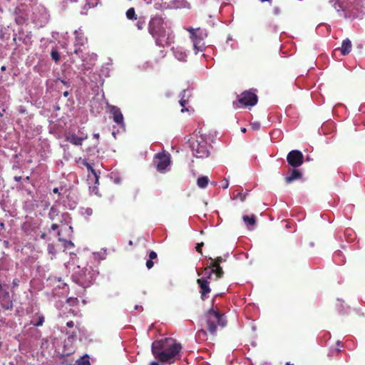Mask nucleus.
Returning a JSON list of instances; mask_svg holds the SVG:
<instances>
[{"instance_id":"2f4dec72","label":"nucleus","mask_w":365,"mask_h":365,"mask_svg":"<svg viewBox=\"0 0 365 365\" xmlns=\"http://www.w3.org/2000/svg\"><path fill=\"white\" fill-rule=\"evenodd\" d=\"M20 284V279L15 278L13 279L11 283V292H14L15 289L17 288Z\"/></svg>"},{"instance_id":"412c9836","label":"nucleus","mask_w":365,"mask_h":365,"mask_svg":"<svg viewBox=\"0 0 365 365\" xmlns=\"http://www.w3.org/2000/svg\"><path fill=\"white\" fill-rule=\"evenodd\" d=\"M202 274L204 276L202 278H205L209 281V279H211L212 274H214V271L209 265L204 269Z\"/></svg>"},{"instance_id":"bb28decb","label":"nucleus","mask_w":365,"mask_h":365,"mask_svg":"<svg viewBox=\"0 0 365 365\" xmlns=\"http://www.w3.org/2000/svg\"><path fill=\"white\" fill-rule=\"evenodd\" d=\"M61 217V220H60L61 223H64L66 225L70 223L71 217H70V215L68 212L62 213Z\"/></svg>"},{"instance_id":"774afa93","label":"nucleus","mask_w":365,"mask_h":365,"mask_svg":"<svg viewBox=\"0 0 365 365\" xmlns=\"http://www.w3.org/2000/svg\"><path fill=\"white\" fill-rule=\"evenodd\" d=\"M97 174H100V172H97ZM98 176V175H97Z\"/></svg>"},{"instance_id":"f3484780","label":"nucleus","mask_w":365,"mask_h":365,"mask_svg":"<svg viewBox=\"0 0 365 365\" xmlns=\"http://www.w3.org/2000/svg\"><path fill=\"white\" fill-rule=\"evenodd\" d=\"M78 163L86 166L88 170L90 171L95 176L96 181H98L97 171L93 168L92 165L90 163H88L86 161V160L82 159L81 158H80L78 160Z\"/></svg>"},{"instance_id":"423d86ee","label":"nucleus","mask_w":365,"mask_h":365,"mask_svg":"<svg viewBox=\"0 0 365 365\" xmlns=\"http://www.w3.org/2000/svg\"><path fill=\"white\" fill-rule=\"evenodd\" d=\"M187 31L190 34V38L193 43L195 53H197L198 51H202L204 47V43L202 42L204 35L202 31L200 28L195 29L191 27L187 29Z\"/></svg>"},{"instance_id":"c756f323","label":"nucleus","mask_w":365,"mask_h":365,"mask_svg":"<svg viewBox=\"0 0 365 365\" xmlns=\"http://www.w3.org/2000/svg\"><path fill=\"white\" fill-rule=\"evenodd\" d=\"M44 322V317L43 315H40L38 317V319L37 322L31 321V324H33L35 327H41L43 325Z\"/></svg>"},{"instance_id":"c9c22d12","label":"nucleus","mask_w":365,"mask_h":365,"mask_svg":"<svg viewBox=\"0 0 365 365\" xmlns=\"http://www.w3.org/2000/svg\"><path fill=\"white\" fill-rule=\"evenodd\" d=\"M204 245V243L203 242H200V243H197V245H196V251L197 252H199L200 254L202 255V248Z\"/></svg>"},{"instance_id":"e433bc0d","label":"nucleus","mask_w":365,"mask_h":365,"mask_svg":"<svg viewBox=\"0 0 365 365\" xmlns=\"http://www.w3.org/2000/svg\"><path fill=\"white\" fill-rule=\"evenodd\" d=\"M154 266V262L153 259H148L146 262V267L148 269H151Z\"/></svg>"},{"instance_id":"37998d69","label":"nucleus","mask_w":365,"mask_h":365,"mask_svg":"<svg viewBox=\"0 0 365 365\" xmlns=\"http://www.w3.org/2000/svg\"><path fill=\"white\" fill-rule=\"evenodd\" d=\"M48 250L50 253H53V250H54V247L53 245H48Z\"/></svg>"},{"instance_id":"2eb2a0df","label":"nucleus","mask_w":365,"mask_h":365,"mask_svg":"<svg viewBox=\"0 0 365 365\" xmlns=\"http://www.w3.org/2000/svg\"><path fill=\"white\" fill-rule=\"evenodd\" d=\"M351 42L349 38H346L341 43V53L342 55L346 56L349 54L351 51Z\"/></svg>"},{"instance_id":"393cba45","label":"nucleus","mask_w":365,"mask_h":365,"mask_svg":"<svg viewBox=\"0 0 365 365\" xmlns=\"http://www.w3.org/2000/svg\"><path fill=\"white\" fill-rule=\"evenodd\" d=\"M58 210L57 207L53 206L51 207L50 210H49V212H48V217L51 220H54L56 219V217L58 215Z\"/></svg>"},{"instance_id":"a19ab883","label":"nucleus","mask_w":365,"mask_h":365,"mask_svg":"<svg viewBox=\"0 0 365 365\" xmlns=\"http://www.w3.org/2000/svg\"><path fill=\"white\" fill-rule=\"evenodd\" d=\"M58 224H53L50 228V231H52V230H56L58 228Z\"/></svg>"},{"instance_id":"a18cd8bd","label":"nucleus","mask_w":365,"mask_h":365,"mask_svg":"<svg viewBox=\"0 0 365 365\" xmlns=\"http://www.w3.org/2000/svg\"><path fill=\"white\" fill-rule=\"evenodd\" d=\"M228 186H229L228 181H226V182L223 184L222 187H223L224 189H226V188H227V187H228Z\"/></svg>"},{"instance_id":"473e14b6","label":"nucleus","mask_w":365,"mask_h":365,"mask_svg":"<svg viewBox=\"0 0 365 365\" xmlns=\"http://www.w3.org/2000/svg\"><path fill=\"white\" fill-rule=\"evenodd\" d=\"M93 138L96 140V143L93 145V149H97L98 143H99V138H100L99 133H94L93 134Z\"/></svg>"},{"instance_id":"f8f14e48","label":"nucleus","mask_w":365,"mask_h":365,"mask_svg":"<svg viewBox=\"0 0 365 365\" xmlns=\"http://www.w3.org/2000/svg\"><path fill=\"white\" fill-rule=\"evenodd\" d=\"M88 135L87 134L81 133V136H78L74 133H68L66 135V140L67 142L71 143V144L74 145H81L83 143V141L86 139H87Z\"/></svg>"},{"instance_id":"c03bdc74","label":"nucleus","mask_w":365,"mask_h":365,"mask_svg":"<svg viewBox=\"0 0 365 365\" xmlns=\"http://www.w3.org/2000/svg\"><path fill=\"white\" fill-rule=\"evenodd\" d=\"M14 179L16 182H20L22 178L21 176H14Z\"/></svg>"},{"instance_id":"0eeeda50","label":"nucleus","mask_w":365,"mask_h":365,"mask_svg":"<svg viewBox=\"0 0 365 365\" xmlns=\"http://www.w3.org/2000/svg\"><path fill=\"white\" fill-rule=\"evenodd\" d=\"M153 162L158 171L162 173L170 164V155L165 151L158 153L155 155Z\"/></svg>"},{"instance_id":"69168bd1","label":"nucleus","mask_w":365,"mask_h":365,"mask_svg":"<svg viewBox=\"0 0 365 365\" xmlns=\"http://www.w3.org/2000/svg\"><path fill=\"white\" fill-rule=\"evenodd\" d=\"M58 235L60 236L61 235V232L58 231Z\"/></svg>"},{"instance_id":"4c0bfd02","label":"nucleus","mask_w":365,"mask_h":365,"mask_svg":"<svg viewBox=\"0 0 365 365\" xmlns=\"http://www.w3.org/2000/svg\"><path fill=\"white\" fill-rule=\"evenodd\" d=\"M158 257L157 253L154 251H151L149 254V259H155Z\"/></svg>"},{"instance_id":"e2e57ef3","label":"nucleus","mask_w":365,"mask_h":365,"mask_svg":"<svg viewBox=\"0 0 365 365\" xmlns=\"http://www.w3.org/2000/svg\"><path fill=\"white\" fill-rule=\"evenodd\" d=\"M3 116V114L1 113V112L0 111V117H2Z\"/></svg>"},{"instance_id":"052dcab7","label":"nucleus","mask_w":365,"mask_h":365,"mask_svg":"<svg viewBox=\"0 0 365 365\" xmlns=\"http://www.w3.org/2000/svg\"><path fill=\"white\" fill-rule=\"evenodd\" d=\"M245 200V195L242 196L241 200L243 201Z\"/></svg>"},{"instance_id":"09e8293b","label":"nucleus","mask_w":365,"mask_h":365,"mask_svg":"<svg viewBox=\"0 0 365 365\" xmlns=\"http://www.w3.org/2000/svg\"><path fill=\"white\" fill-rule=\"evenodd\" d=\"M180 105H181L182 106H183V107H184V106H185L186 101H185V100H181V101H180Z\"/></svg>"},{"instance_id":"1a4fd4ad","label":"nucleus","mask_w":365,"mask_h":365,"mask_svg":"<svg viewBox=\"0 0 365 365\" xmlns=\"http://www.w3.org/2000/svg\"><path fill=\"white\" fill-rule=\"evenodd\" d=\"M75 43H74V53L79 56V57L84 61V56L82 53L83 51L80 48H78V46H84L86 43H87V38L84 36L83 33L78 31H75Z\"/></svg>"},{"instance_id":"6e6552de","label":"nucleus","mask_w":365,"mask_h":365,"mask_svg":"<svg viewBox=\"0 0 365 365\" xmlns=\"http://www.w3.org/2000/svg\"><path fill=\"white\" fill-rule=\"evenodd\" d=\"M287 160L292 168H298L304 163V155L301 151L293 150L287 154Z\"/></svg>"},{"instance_id":"de8ad7c7","label":"nucleus","mask_w":365,"mask_h":365,"mask_svg":"<svg viewBox=\"0 0 365 365\" xmlns=\"http://www.w3.org/2000/svg\"><path fill=\"white\" fill-rule=\"evenodd\" d=\"M4 247H9V241H7V240H4Z\"/></svg>"},{"instance_id":"8fccbe9b","label":"nucleus","mask_w":365,"mask_h":365,"mask_svg":"<svg viewBox=\"0 0 365 365\" xmlns=\"http://www.w3.org/2000/svg\"><path fill=\"white\" fill-rule=\"evenodd\" d=\"M47 235L46 232H43L41 235V239H45Z\"/></svg>"},{"instance_id":"20e7f679","label":"nucleus","mask_w":365,"mask_h":365,"mask_svg":"<svg viewBox=\"0 0 365 365\" xmlns=\"http://www.w3.org/2000/svg\"><path fill=\"white\" fill-rule=\"evenodd\" d=\"M188 143L195 157L204 158L210 155V148L211 146L207 143L203 135L194 134L189 139Z\"/></svg>"},{"instance_id":"864d4df0","label":"nucleus","mask_w":365,"mask_h":365,"mask_svg":"<svg viewBox=\"0 0 365 365\" xmlns=\"http://www.w3.org/2000/svg\"><path fill=\"white\" fill-rule=\"evenodd\" d=\"M150 365H160L157 361H152Z\"/></svg>"},{"instance_id":"58836bf2","label":"nucleus","mask_w":365,"mask_h":365,"mask_svg":"<svg viewBox=\"0 0 365 365\" xmlns=\"http://www.w3.org/2000/svg\"><path fill=\"white\" fill-rule=\"evenodd\" d=\"M272 11L274 15H279L281 14V9L277 6L274 7Z\"/></svg>"},{"instance_id":"3c124183","label":"nucleus","mask_w":365,"mask_h":365,"mask_svg":"<svg viewBox=\"0 0 365 365\" xmlns=\"http://www.w3.org/2000/svg\"><path fill=\"white\" fill-rule=\"evenodd\" d=\"M351 232H352L351 230H346L345 232V235L349 234V235H351Z\"/></svg>"},{"instance_id":"6e6d98bb","label":"nucleus","mask_w":365,"mask_h":365,"mask_svg":"<svg viewBox=\"0 0 365 365\" xmlns=\"http://www.w3.org/2000/svg\"><path fill=\"white\" fill-rule=\"evenodd\" d=\"M241 131H242V133H245V132H246V128H241Z\"/></svg>"},{"instance_id":"f704fd0d","label":"nucleus","mask_w":365,"mask_h":365,"mask_svg":"<svg viewBox=\"0 0 365 365\" xmlns=\"http://www.w3.org/2000/svg\"><path fill=\"white\" fill-rule=\"evenodd\" d=\"M92 214H93V210L91 208L87 207L83 210V215H87V216H91V215H92Z\"/></svg>"},{"instance_id":"338daca9","label":"nucleus","mask_w":365,"mask_h":365,"mask_svg":"<svg viewBox=\"0 0 365 365\" xmlns=\"http://www.w3.org/2000/svg\"><path fill=\"white\" fill-rule=\"evenodd\" d=\"M212 184L213 185H216V182H212Z\"/></svg>"},{"instance_id":"4be33fe9","label":"nucleus","mask_w":365,"mask_h":365,"mask_svg":"<svg viewBox=\"0 0 365 365\" xmlns=\"http://www.w3.org/2000/svg\"><path fill=\"white\" fill-rule=\"evenodd\" d=\"M126 17L129 20H136L138 19V16L135 14V11L134 8L131 7L127 10Z\"/></svg>"},{"instance_id":"5701e85b","label":"nucleus","mask_w":365,"mask_h":365,"mask_svg":"<svg viewBox=\"0 0 365 365\" xmlns=\"http://www.w3.org/2000/svg\"><path fill=\"white\" fill-rule=\"evenodd\" d=\"M99 0H86L83 10L87 11L88 9L95 7L98 5Z\"/></svg>"},{"instance_id":"b1692460","label":"nucleus","mask_w":365,"mask_h":365,"mask_svg":"<svg viewBox=\"0 0 365 365\" xmlns=\"http://www.w3.org/2000/svg\"><path fill=\"white\" fill-rule=\"evenodd\" d=\"M174 53H175L176 58H178L179 61H186L187 54L185 52L182 51L180 50L176 49L174 51Z\"/></svg>"},{"instance_id":"7c9ffc66","label":"nucleus","mask_w":365,"mask_h":365,"mask_svg":"<svg viewBox=\"0 0 365 365\" xmlns=\"http://www.w3.org/2000/svg\"><path fill=\"white\" fill-rule=\"evenodd\" d=\"M51 56L53 61L56 62L58 61L60 59V54L56 49H52L51 51Z\"/></svg>"},{"instance_id":"79ce46f5","label":"nucleus","mask_w":365,"mask_h":365,"mask_svg":"<svg viewBox=\"0 0 365 365\" xmlns=\"http://www.w3.org/2000/svg\"><path fill=\"white\" fill-rule=\"evenodd\" d=\"M66 326L69 328H72L74 326V322L73 321H69L66 323Z\"/></svg>"},{"instance_id":"5fc2aeb1","label":"nucleus","mask_w":365,"mask_h":365,"mask_svg":"<svg viewBox=\"0 0 365 365\" xmlns=\"http://www.w3.org/2000/svg\"><path fill=\"white\" fill-rule=\"evenodd\" d=\"M69 93L68 91L63 92V96L67 97L68 96Z\"/></svg>"},{"instance_id":"7ed1b4c3","label":"nucleus","mask_w":365,"mask_h":365,"mask_svg":"<svg viewBox=\"0 0 365 365\" xmlns=\"http://www.w3.org/2000/svg\"><path fill=\"white\" fill-rule=\"evenodd\" d=\"M227 324V321L225 314L220 313L212 307L205 312L201 326L206 328L210 334L215 336L217 327L224 328Z\"/></svg>"},{"instance_id":"0e129e2a","label":"nucleus","mask_w":365,"mask_h":365,"mask_svg":"<svg viewBox=\"0 0 365 365\" xmlns=\"http://www.w3.org/2000/svg\"><path fill=\"white\" fill-rule=\"evenodd\" d=\"M2 346V343L0 341V349L1 348Z\"/></svg>"},{"instance_id":"680f3d73","label":"nucleus","mask_w":365,"mask_h":365,"mask_svg":"<svg viewBox=\"0 0 365 365\" xmlns=\"http://www.w3.org/2000/svg\"><path fill=\"white\" fill-rule=\"evenodd\" d=\"M76 336V334H73L71 335V336H72V337H74V336Z\"/></svg>"},{"instance_id":"aec40b11","label":"nucleus","mask_w":365,"mask_h":365,"mask_svg":"<svg viewBox=\"0 0 365 365\" xmlns=\"http://www.w3.org/2000/svg\"><path fill=\"white\" fill-rule=\"evenodd\" d=\"M209 182V179L207 176L199 177L197 180V185L200 188H205Z\"/></svg>"},{"instance_id":"a211bd4d","label":"nucleus","mask_w":365,"mask_h":365,"mask_svg":"<svg viewBox=\"0 0 365 365\" xmlns=\"http://www.w3.org/2000/svg\"><path fill=\"white\" fill-rule=\"evenodd\" d=\"M195 338L199 342L205 341L207 340V333L205 329H202L197 332Z\"/></svg>"},{"instance_id":"4d7b16f0","label":"nucleus","mask_w":365,"mask_h":365,"mask_svg":"<svg viewBox=\"0 0 365 365\" xmlns=\"http://www.w3.org/2000/svg\"><path fill=\"white\" fill-rule=\"evenodd\" d=\"M25 180H26V181H29V180H30V177H29V176H27V177L25 178Z\"/></svg>"},{"instance_id":"ddd939ff","label":"nucleus","mask_w":365,"mask_h":365,"mask_svg":"<svg viewBox=\"0 0 365 365\" xmlns=\"http://www.w3.org/2000/svg\"><path fill=\"white\" fill-rule=\"evenodd\" d=\"M0 306L4 311L12 310L14 307V303L13 301L10 299L9 292H4L0 301Z\"/></svg>"},{"instance_id":"603ef678","label":"nucleus","mask_w":365,"mask_h":365,"mask_svg":"<svg viewBox=\"0 0 365 365\" xmlns=\"http://www.w3.org/2000/svg\"><path fill=\"white\" fill-rule=\"evenodd\" d=\"M93 150H94L93 148H89L87 149V152H91ZM96 152H98V150H97V149H96Z\"/></svg>"},{"instance_id":"bf43d9fd","label":"nucleus","mask_w":365,"mask_h":365,"mask_svg":"<svg viewBox=\"0 0 365 365\" xmlns=\"http://www.w3.org/2000/svg\"><path fill=\"white\" fill-rule=\"evenodd\" d=\"M137 26H138V28L139 29H142V27H141V26L140 25V24H139V23L137 24Z\"/></svg>"},{"instance_id":"9b49d317","label":"nucleus","mask_w":365,"mask_h":365,"mask_svg":"<svg viewBox=\"0 0 365 365\" xmlns=\"http://www.w3.org/2000/svg\"><path fill=\"white\" fill-rule=\"evenodd\" d=\"M197 283L200 288V292L201 294V299L205 300L208 297V294L211 292V289L210 287V282L207 281L205 278H200L197 279Z\"/></svg>"},{"instance_id":"4468645a","label":"nucleus","mask_w":365,"mask_h":365,"mask_svg":"<svg viewBox=\"0 0 365 365\" xmlns=\"http://www.w3.org/2000/svg\"><path fill=\"white\" fill-rule=\"evenodd\" d=\"M302 178V172L299 170L295 169V168H294L291 170L289 175L285 177L284 180L287 183L289 184L294 180L301 179Z\"/></svg>"},{"instance_id":"cd10ccee","label":"nucleus","mask_w":365,"mask_h":365,"mask_svg":"<svg viewBox=\"0 0 365 365\" xmlns=\"http://www.w3.org/2000/svg\"><path fill=\"white\" fill-rule=\"evenodd\" d=\"M209 259L211 261L210 264L219 265H220L221 263L226 261V259L222 257H217L215 259H212V257H209Z\"/></svg>"},{"instance_id":"f257e3e1","label":"nucleus","mask_w":365,"mask_h":365,"mask_svg":"<svg viewBox=\"0 0 365 365\" xmlns=\"http://www.w3.org/2000/svg\"><path fill=\"white\" fill-rule=\"evenodd\" d=\"M182 345L173 338H165L153 342L151 350L154 357L160 362L173 364L180 352Z\"/></svg>"},{"instance_id":"c85d7f7f","label":"nucleus","mask_w":365,"mask_h":365,"mask_svg":"<svg viewBox=\"0 0 365 365\" xmlns=\"http://www.w3.org/2000/svg\"><path fill=\"white\" fill-rule=\"evenodd\" d=\"M77 365H91L88 356L85 355L83 356L81 360L77 361Z\"/></svg>"},{"instance_id":"72a5a7b5","label":"nucleus","mask_w":365,"mask_h":365,"mask_svg":"<svg viewBox=\"0 0 365 365\" xmlns=\"http://www.w3.org/2000/svg\"><path fill=\"white\" fill-rule=\"evenodd\" d=\"M251 128L254 130H258L260 128V123L258 122H254L250 124Z\"/></svg>"},{"instance_id":"f03ea898","label":"nucleus","mask_w":365,"mask_h":365,"mask_svg":"<svg viewBox=\"0 0 365 365\" xmlns=\"http://www.w3.org/2000/svg\"><path fill=\"white\" fill-rule=\"evenodd\" d=\"M165 26L164 19L160 16L151 18L148 24L149 33L155 38L156 44L162 47L168 46L173 42V37L167 32Z\"/></svg>"},{"instance_id":"dca6fc26","label":"nucleus","mask_w":365,"mask_h":365,"mask_svg":"<svg viewBox=\"0 0 365 365\" xmlns=\"http://www.w3.org/2000/svg\"><path fill=\"white\" fill-rule=\"evenodd\" d=\"M210 266L214 271L217 279H221L223 277L224 271L220 265L210 264Z\"/></svg>"},{"instance_id":"6ab92c4d","label":"nucleus","mask_w":365,"mask_h":365,"mask_svg":"<svg viewBox=\"0 0 365 365\" xmlns=\"http://www.w3.org/2000/svg\"><path fill=\"white\" fill-rule=\"evenodd\" d=\"M242 219H243L244 222L247 226H253L256 223V218H255V215H252L250 216V215H244L242 217Z\"/></svg>"},{"instance_id":"13d9d810","label":"nucleus","mask_w":365,"mask_h":365,"mask_svg":"<svg viewBox=\"0 0 365 365\" xmlns=\"http://www.w3.org/2000/svg\"><path fill=\"white\" fill-rule=\"evenodd\" d=\"M1 71H5L6 70V66H1Z\"/></svg>"},{"instance_id":"49530a36","label":"nucleus","mask_w":365,"mask_h":365,"mask_svg":"<svg viewBox=\"0 0 365 365\" xmlns=\"http://www.w3.org/2000/svg\"><path fill=\"white\" fill-rule=\"evenodd\" d=\"M53 192L56 194H58L60 195V192H59V190H58V187H55L53 188Z\"/></svg>"},{"instance_id":"39448f33","label":"nucleus","mask_w":365,"mask_h":365,"mask_svg":"<svg viewBox=\"0 0 365 365\" xmlns=\"http://www.w3.org/2000/svg\"><path fill=\"white\" fill-rule=\"evenodd\" d=\"M258 102L256 93L250 90L245 91L240 96L237 101L233 102L235 108L254 106Z\"/></svg>"},{"instance_id":"9d476101","label":"nucleus","mask_w":365,"mask_h":365,"mask_svg":"<svg viewBox=\"0 0 365 365\" xmlns=\"http://www.w3.org/2000/svg\"><path fill=\"white\" fill-rule=\"evenodd\" d=\"M109 110L110 114L113 115V120L115 123H117L118 125H120L122 128L125 127L124 123V118L123 115L120 110L119 108H118L115 106H110Z\"/></svg>"},{"instance_id":"a878e982","label":"nucleus","mask_w":365,"mask_h":365,"mask_svg":"<svg viewBox=\"0 0 365 365\" xmlns=\"http://www.w3.org/2000/svg\"><path fill=\"white\" fill-rule=\"evenodd\" d=\"M88 277L85 274V279H82V284L86 286H88L93 280V274L90 271H88Z\"/></svg>"},{"instance_id":"ea45409f","label":"nucleus","mask_w":365,"mask_h":365,"mask_svg":"<svg viewBox=\"0 0 365 365\" xmlns=\"http://www.w3.org/2000/svg\"><path fill=\"white\" fill-rule=\"evenodd\" d=\"M5 230V224L4 222H0V235Z\"/></svg>"}]
</instances>
